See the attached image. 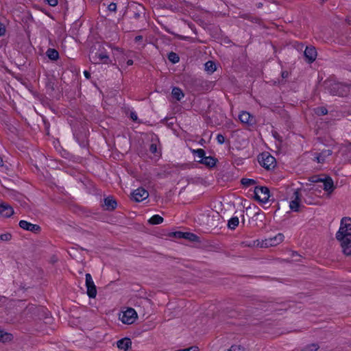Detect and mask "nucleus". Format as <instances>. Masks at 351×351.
I'll list each match as a JSON object with an SVG mask.
<instances>
[{
    "instance_id": "ddd939ff",
    "label": "nucleus",
    "mask_w": 351,
    "mask_h": 351,
    "mask_svg": "<svg viewBox=\"0 0 351 351\" xmlns=\"http://www.w3.org/2000/svg\"><path fill=\"white\" fill-rule=\"evenodd\" d=\"M101 206L105 210L113 211L117 206V202L113 196L109 195L104 199Z\"/></svg>"
},
{
    "instance_id": "9b49d317",
    "label": "nucleus",
    "mask_w": 351,
    "mask_h": 351,
    "mask_svg": "<svg viewBox=\"0 0 351 351\" xmlns=\"http://www.w3.org/2000/svg\"><path fill=\"white\" fill-rule=\"evenodd\" d=\"M132 199L136 202H140L147 199L149 196V193L143 187H139L137 189L133 191L131 193Z\"/></svg>"
},
{
    "instance_id": "4c0bfd02",
    "label": "nucleus",
    "mask_w": 351,
    "mask_h": 351,
    "mask_svg": "<svg viewBox=\"0 0 351 351\" xmlns=\"http://www.w3.org/2000/svg\"><path fill=\"white\" fill-rule=\"evenodd\" d=\"M149 152L152 154H156L157 152V145L155 143H152L149 146Z\"/></svg>"
},
{
    "instance_id": "6ab92c4d",
    "label": "nucleus",
    "mask_w": 351,
    "mask_h": 351,
    "mask_svg": "<svg viewBox=\"0 0 351 351\" xmlns=\"http://www.w3.org/2000/svg\"><path fill=\"white\" fill-rule=\"evenodd\" d=\"M117 347L123 350H128L132 346V341L130 339L125 337L117 341Z\"/></svg>"
},
{
    "instance_id": "a18cd8bd",
    "label": "nucleus",
    "mask_w": 351,
    "mask_h": 351,
    "mask_svg": "<svg viewBox=\"0 0 351 351\" xmlns=\"http://www.w3.org/2000/svg\"><path fill=\"white\" fill-rule=\"evenodd\" d=\"M130 118L133 120V121H136L137 119H138V117H137V114H136V112H132L130 113Z\"/></svg>"
},
{
    "instance_id": "f257e3e1",
    "label": "nucleus",
    "mask_w": 351,
    "mask_h": 351,
    "mask_svg": "<svg viewBox=\"0 0 351 351\" xmlns=\"http://www.w3.org/2000/svg\"><path fill=\"white\" fill-rule=\"evenodd\" d=\"M336 239L340 242L343 253L346 256L351 255V219L343 217L336 234Z\"/></svg>"
},
{
    "instance_id": "49530a36",
    "label": "nucleus",
    "mask_w": 351,
    "mask_h": 351,
    "mask_svg": "<svg viewBox=\"0 0 351 351\" xmlns=\"http://www.w3.org/2000/svg\"><path fill=\"white\" fill-rule=\"evenodd\" d=\"M185 350L186 351H198V348L196 346H192Z\"/></svg>"
},
{
    "instance_id": "aec40b11",
    "label": "nucleus",
    "mask_w": 351,
    "mask_h": 351,
    "mask_svg": "<svg viewBox=\"0 0 351 351\" xmlns=\"http://www.w3.org/2000/svg\"><path fill=\"white\" fill-rule=\"evenodd\" d=\"M322 182H323L324 189L330 193L332 191H333L335 186L333 180L331 178L328 177L324 179H322Z\"/></svg>"
},
{
    "instance_id": "3c124183",
    "label": "nucleus",
    "mask_w": 351,
    "mask_h": 351,
    "mask_svg": "<svg viewBox=\"0 0 351 351\" xmlns=\"http://www.w3.org/2000/svg\"><path fill=\"white\" fill-rule=\"evenodd\" d=\"M127 64H128V66L132 65V64H133V60H128L127 61Z\"/></svg>"
},
{
    "instance_id": "423d86ee",
    "label": "nucleus",
    "mask_w": 351,
    "mask_h": 351,
    "mask_svg": "<svg viewBox=\"0 0 351 351\" xmlns=\"http://www.w3.org/2000/svg\"><path fill=\"white\" fill-rule=\"evenodd\" d=\"M254 198L256 200L266 203L269 199V189L267 186H256L254 189Z\"/></svg>"
},
{
    "instance_id": "dca6fc26",
    "label": "nucleus",
    "mask_w": 351,
    "mask_h": 351,
    "mask_svg": "<svg viewBox=\"0 0 351 351\" xmlns=\"http://www.w3.org/2000/svg\"><path fill=\"white\" fill-rule=\"evenodd\" d=\"M14 214L13 208L7 203L0 204V215L5 217H10Z\"/></svg>"
},
{
    "instance_id": "37998d69",
    "label": "nucleus",
    "mask_w": 351,
    "mask_h": 351,
    "mask_svg": "<svg viewBox=\"0 0 351 351\" xmlns=\"http://www.w3.org/2000/svg\"><path fill=\"white\" fill-rule=\"evenodd\" d=\"M33 308H34V309H36V310H37V311H43V312H45V310H46L45 308H43V307H42V306H40V307H36V306H32L29 308V309H30V310H32V309H33Z\"/></svg>"
},
{
    "instance_id": "2f4dec72",
    "label": "nucleus",
    "mask_w": 351,
    "mask_h": 351,
    "mask_svg": "<svg viewBox=\"0 0 351 351\" xmlns=\"http://www.w3.org/2000/svg\"><path fill=\"white\" fill-rule=\"evenodd\" d=\"M319 348L317 344L312 343L307 345L304 348H303L300 351H317Z\"/></svg>"
},
{
    "instance_id": "7c9ffc66",
    "label": "nucleus",
    "mask_w": 351,
    "mask_h": 351,
    "mask_svg": "<svg viewBox=\"0 0 351 351\" xmlns=\"http://www.w3.org/2000/svg\"><path fill=\"white\" fill-rule=\"evenodd\" d=\"M191 152L193 155L197 156L200 160L206 155V152L203 149H192Z\"/></svg>"
},
{
    "instance_id": "6e6552de",
    "label": "nucleus",
    "mask_w": 351,
    "mask_h": 351,
    "mask_svg": "<svg viewBox=\"0 0 351 351\" xmlns=\"http://www.w3.org/2000/svg\"><path fill=\"white\" fill-rule=\"evenodd\" d=\"M86 287L87 295L90 298H95L97 295V288L90 274H86Z\"/></svg>"
},
{
    "instance_id": "864d4df0",
    "label": "nucleus",
    "mask_w": 351,
    "mask_h": 351,
    "mask_svg": "<svg viewBox=\"0 0 351 351\" xmlns=\"http://www.w3.org/2000/svg\"><path fill=\"white\" fill-rule=\"evenodd\" d=\"M138 7H139L140 8H141L142 10H143V8L141 5H138Z\"/></svg>"
},
{
    "instance_id": "f704fd0d",
    "label": "nucleus",
    "mask_w": 351,
    "mask_h": 351,
    "mask_svg": "<svg viewBox=\"0 0 351 351\" xmlns=\"http://www.w3.org/2000/svg\"><path fill=\"white\" fill-rule=\"evenodd\" d=\"M185 232L176 231L172 233L173 236L177 239H184Z\"/></svg>"
},
{
    "instance_id": "b1692460",
    "label": "nucleus",
    "mask_w": 351,
    "mask_h": 351,
    "mask_svg": "<svg viewBox=\"0 0 351 351\" xmlns=\"http://www.w3.org/2000/svg\"><path fill=\"white\" fill-rule=\"evenodd\" d=\"M239 223V219L237 217H232L228 221V227L230 230H234Z\"/></svg>"
},
{
    "instance_id": "bb28decb",
    "label": "nucleus",
    "mask_w": 351,
    "mask_h": 351,
    "mask_svg": "<svg viewBox=\"0 0 351 351\" xmlns=\"http://www.w3.org/2000/svg\"><path fill=\"white\" fill-rule=\"evenodd\" d=\"M184 234V239L186 240L193 242L199 241V237L192 232H185Z\"/></svg>"
},
{
    "instance_id": "09e8293b",
    "label": "nucleus",
    "mask_w": 351,
    "mask_h": 351,
    "mask_svg": "<svg viewBox=\"0 0 351 351\" xmlns=\"http://www.w3.org/2000/svg\"><path fill=\"white\" fill-rule=\"evenodd\" d=\"M47 88L51 89V91L54 90L53 84V83H49L47 84Z\"/></svg>"
},
{
    "instance_id": "1a4fd4ad",
    "label": "nucleus",
    "mask_w": 351,
    "mask_h": 351,
    "mask_svg": "<svg viewBox=\"0 0 351 351\" xmlns=\"http://www.w3.org/2000/svg\"><path fill=\"white\" fill-rule=\"evenodd\" d=\"M284 237H285L282 233H278L273 237H269L263 240L261 247H267L269 246H276L283 241Z\"/></svg>"
},
{
    "instance_id": "cd10ccee",
    "label": "nucleus",
    "mask_w": 351,
    "mask_h": 351,
    "mask_svg": "<svg viewBox=\"0 0 351 351\" xmlns=\"http://www.w3.org/2000/svg\"><path fill=\"white\" fill-rule=\"evenodd\" d=\"M314 112L317 116H322L328 114V110L324 106H319L315 108H314Z\"/></svg>"
},
{
    "instance_id": "c9c22d12",
    "label": "nucleus",
    "mask_w": 351,
    "mask_h": 351,
    "mask_svg": "<svg viewBox=\"0 0 351 351\" xmlns=\"http://www.w3.org/2000/svg\"><path fill=\"white\" fill-rule=\"evenodd\" d=\"M217 141L219 144L221 145L225 142V137L221 134H218Z\"/></svg>"
},
{
    "instance_id": "a878e982",
    "label": "nucleus",
    "mask_w": 351,
    "mask_h": 351,
    "mask_svg": "<svg viewBox=\"0 0 351 351\" xmlns=\"http://www.w3.org/2000/svg\"><path fill=\"white\" fill-rule=\"evenodd\" d=\"M205 70L210 73H213L216 70V65L213 61H208L205 63Z\"/></svg>"
},
{
    "instance_id": "5fc2aeb1",
    "label": "nucleus",
    "mask_w": 351,
    "mask_h": 351,
    "mask_svg": "<svg viewBox=\"0 0 351 351\" xmlns=\"http://www.w3.org/2000/svg\"><path fill=\"white\" fill-rule=\"evenodd\" d=\"M116 49L119 51V50H121V48L117 47V48H116Z\"/></svg>"
},
{
    "instance_id": "f8f14e48",
    "label": "nucleus",
    "mask_w": 351,
    "mask_h": 351,
    "mask_svg": "<svg viewBox=\"0 0 351 351\" xmlns=\"http://www.w3.org/2000/svg\"><path fill=\"white\" fill-rule=\"evenodd\" d=\"M19 225L22 229L30 231L34 233H39L41 230L40 226L31 223L25 220H21Z\"/></svg>"
},
{
    "instance_id": "2eb2a0df",
    "label": "nucleus",
    "mask_w": 351,
    "mask_h": 351,
    "mask_svg": "<svg viewBox=\"0 0 351 351\" xmlns=\"http://www.w3.org/2000/svg\"><path fill=\"white\" fill-rule=\"evenodd\" d=\"M293 197L294 199L290 202L289 207L293 211L298 212L299 211L300 202V193L298 190L294 191Z\"/></svg>"
},
{
    "instance_id": "c85d7f7f",
    "label": "nucleus",
    "mask_w": 351,
    "mask_h": 351,
    "mask_svg": "<svg viewBox=\"0 0 351 351\" xmlns=\"http://www.w3.org/2000/svg\"><path fill=\"white\" fill-rule=\"evenodd\" d=\"M241 184H243L245 187H248L252 185H254L256 183V181L250 178H242L241 180Z\"/></svg>"
},
{
    "instance_id": "f03ea898",
    "label": "nucleus",
    "mask_w": 351,
    "mask_h": 351,
    "mask_svg": "<svg viewBox=\"0 0 351 351\" xmlns=\"http://www.w3.org/2000/svg\"><path fill=\"white\" fill-rule=\"evenodd\" d=\"M104 49H99L96 51L95 47H92L90 49L89 59L93 64H109L111 62L109 56Z\"/></svg>"
},
{
    "instance_id": "393cba45",
    "label": "nucleus",
    "mask_w": 351,
    "mask_h": 351,
    "mask_svg": "<svg viewBox=\"0 0 351 351\" xmlns=\"http://www.w3.org/2000/svg\"><path fill=\"white\" fill-rule=\"evenodd\" d=\"M163 218L159 215H153L148 221L150 224L158 225L163 222Z\"/></svg>"
},
{
    "instance_id": "79ce46f5",
    "label": "nucleus",
    "mask_w": 351,
    "mask_h": 351,
    "mask_svg": "<svg viewBox=\"0 0 351 351\" xmlns=\"http://www.w3.org/2000/svg\"><path fill=\"white\" fill-rule=\"evenodd\" d=\"M289 73L287 71H283L281 72V76L283 79H286L289 77Z\"/></svg>"
},
{
    "instance_id": "5701e85b",
    "label": "nucleus",
    "mask_w": 351,
    "mask_h": 351,
    "mask_svg": "<svg viewBox=\"0 0 351 351\" xmlns=\"http://www.w3.org/2000/svg\"><path fill=\"white\" fill-rule=\"evenodd\" d=\"M12 339V335L0 330V341L3 343L10 341Z\"/></svg>"
},
{
    "instance_id": "e433bc0d",
    "label": "nucleus",
    "mask_w": 351,
    "mask_h": 351,
    "mask_svg": "<svg viewBox=\"0 0 351 351\" xmlns=\"http://www.w3.org/2000/svg\"><path fill=\"white\" fill-rule=\"evenodd\" d=\"M108 10L110 12H116L117 10V4L115 3H110L108 5Z\"/></svg>"
},
{
    "instance_id": "f3484780",
    "label": "nucleus",
    "mask_w": 351,
    "mask_h": 351,
    "mask_svg": "<svg viewBox=\"0 0 351 351\" xmlns=\"http://www.w3.org/2000/svg\"><path fill=\"white\" fill-rule=\"evenodd\" d=\"M332 154V151L331 149H324L319 153H316L315 158L317 162L324 163L326 158L330 156Z\"/></svg>"
},
{
    "instance_id": "a19ab883",
    "label": "nucleus",
    "mask_w": 351,
    "mask_h": 351,
    "mask_svg": "<svg viewBox=\"0 0 351 351\" xmlns=\"http://www.w3.org/2000/svg\"><path fill=\"white\" fill-rule=\"evenodd\" d=\"M5 32V26L0 23V36L4 35Z\"/></svg>"
},
{
    "instance_id": "de8ad7c7",
    "label": "nucleus",
    "mask_w": 351,
    "mask_h": 351,
    "mask_svg": "<svg viewBox=\"0 0 351 351\" xmlns=\"http://www.w3.org/2000/svg\"><path fill=\"white\" fill-rule=\"evenodd\" d=\"M84 76H85V77L86 79H90V73L88 71H84Z\"/></svg>"
},
{
    "instance_id": "39448f33",
    "label": "nucleus",
    "mask_w": 351,
    "mask_h": 351,
    "mask_svg": "<svg viewBox=\"0 0 351 351\" xmlns=\"http://www.w3.org/2000/svg\"><path fill=\"white\" fill-rule=\"evenodd\" d=\"M259 164L267 170L275 168L276 165V158L269 152H263L258 156Z\"/></svg>"
},
{
    "instance_id": "ea45409f",
    "label": "nucleus",
    "mask_w": 351,
    "mask_h": 351,
    "mask_svg": "<svg viewBox=\"0 0 351 351\" xmlns=\"http://www.w3.org/2000/svg\"><path fill=\"white\" fill-rule=\"evenodd\" d=\"M50 6H56L58 3V0H45Z\"/></svg>"
},
{
    "instance_id": "58836bf2",
    "label": "nucleus",
    "mask_w": 351,
    "mask_h": 351,
    "mask_svg": "<svg viewBox=\"0 0 351 351\" xmlns=\"http://www.w3.org/2000/svg\"><path fill=\"white\" fill-rule=\"evenodd\" d=\"M309 180L312 182H318L322 181V178H319L317 176H314L310 178Z\"/></svg>"
},
{
    "instance_id": "4468645a",
    "label": "nucleus",
    "mask_w": 351,
    "mask_h": 351,
    "mask_svg": "<svg viewBox=\"0 0 351 351\" xmlns=\"http://www.w3.org/2000/svg\"><path fill=\"white\" fill-rule=\"evenodd\" d=\"M239 119L241 123H245L249 126H252L256 123L254 117L246 111H243L239 114Z\"/></svg>"
},
{
    "instance_id": "20e7f679",
    "label": "nucleus",
    "mask_w": 351,
    "mask_h": 351,
    "mask_svg": "<svg viewBox=\"0 0 351 351\" xmlns=\"http://www.w3.org/2000/svg\"><path fill=\"white\" fill-rule=\"evenodd\" d=\"M350 86L341 82H330L327 84L326 88L332 95L344 97L349 93Z\"/></svg>"
},
{
    "instance_id": "7ed1b4c3",
    "label": "nucleus",
    "mask_w": 351,
    "mask_h": 351,
    "mask_svg": "<svg viewBox=\"0 0 351 351\" xmlns=\"http://www.w3.org/2000/svg\"><path fill=\"white\" fill-rule=\"evenodd\" d=\"M73 136L80 146L82 148H86L88 145V130L81 124L80 125H75L73 128Z\"/></svg>"
},
{
    "instance_id": "a211bd4d",
    "label": "nucleus",
    "mask_w": 351,
    "mask_h": 351,
    "mask_svg": "<svg viewBox=\"0 0 351 351\" xmlns=\"http://www.w3.org/2000/svg\"><path fill=\"white\" fill-rule=\"evenodd\" d=\"M197 162L200 164L204 165L205 166H206L208 167L211 168V167H214L216 165L217 159L215 157L206 156V155H205L204 157L203 158H202V160H199Z\"/></svg>"
},
{
    "instance_id": "72a5a7b5",
    "label": "nucleus",
    "mask_w": 351,
    "mask_h": 351,
    "mask_svg": "<svg viewBox=\"0 0 351 351\" xmlns=\"http://www.w3.org/2000/svg\"><path fill=\"white\" fill-rule=\"evenodd\" d=\"M12 238V235L10 233H5L0 235V240L8 241Z\"/></svg>"
},
{
    "instance_id": "4be33fe9",
    "label": "nucleus",
    "mask_w": 351,
    "mask_h": 351,
    "mask_svg": "<svg viewBox=\"0 0 351 351\" xmlns=\"http://www.w3.org/2000/svg\"><path fill=\"white\" fill-rule=\"evenodd\" d=\"M171 95L177 101H180L184 97L182 90L179 87H173Z\"/></svg>"
},
{
    "instance_id": "603ef678",
    "label": "nucleus",
    "mask_w": 351,
    "mask_h": 351,
    "mask_svg": "<svg viewBox=\"0 0 351 351\" xmlns=\"http://www.w3.org/2000/svg\"><path fill=\"white\" fill-rule=\"evenodd\" d=\"M3 165V162L1 156H0V167Z\"/></svg>"
},
{
    "instance_id": "c03bdc74",
    "label": "nucleus",
    "mask_w": 351,
    "mask_h": 351,
    "mask_svg": "<svg viewBox=\"0 0 351 351\" xmlns=\"http://www.w3.org/2000/svg\"><path fill=\"white\" fill-rule=\"evenodd\" d=\"M142 40H143V36L141 35L136 36L134 39V41L136 43L141 42Z\"/></svg>"
},
{
    "instance_id": "8fccbe9b",
    "label": "nucleus",
    "mask_w": 351,
    "mask_h": 351,
    "mask_svg": "<svg viewBox=\"0 0 351 351\" xmlns=\"http://www.w3.org/2000/svg\"><path fill=\"white\" fill-rule=\"evenodd\" d=\"M141 14V11H140V10H138V12L134 13V16L136 19H138V18H139V17H140Z\"/></svg>"
},
{
    "instance_id": "9d476101",
    "label": "nucleus",
    "mask_w": 351,
    "mask_h": 351,
    "mask_svg": "<svg viewBox=\"0 0 351 351\" xmlns=\"http://www.w3.org/2000/svg\"><path fill=\"white\" fill-rule=\"evenodd\" d=\"M304 56L305 61L307 63H313L317 56V51L314 45H306L304 51Z\"/></svg>"
},
{
    "instance_id": "473e14b6",
    "label": "nucleus",
    "mask_w": 351,
    "mask_h": 351,
    "mask_svg": "<svg viewBox=\"0 0 351 351\" xmlns=\"http://www.w3.org/2000/svg\"><path fill=\"white\" fill-rule=\"evenodd\" d=\"M228 351H244V348L240 345H232Z\"/></svg>"
},
{
    "instance_id": "412c9836",
    "label": "nucleus",
    "mask_w": 351,
    "mask_h": 351,
    "mask_svg": "<svg viewBox=\"0 0 351 351\" xmlns=\"http://www.w3.org/2000/svg\"><path fill=\"white\" fill-rule=\"evenodd\" d=\"M46 56L51 61H56L60 58L59 52L56 49L52 48H49L47 50Z\"/></svg>"
},
{
    "instance_id": "6e6d98bb",
    "label": "nucleus",
    "mask_w": 351,
    "mask_h": 351,
    "mask_svg": "<svg viewBox=\"0 0 351 351\" xmlns=\"http://www.w3.org/2000/svg\"><path fill=\"white\" fill-rule=\"evenodd\" d=\"M243 219L242 223H244L245 221H244V216L243 215Z\"/></svg>"
},
{
    "instance_id": "c756f323",
    "label": "nucleus",
    "mask_w": 351,
    "mask_h": 351,
    "mask_svg": "<svg viewBox=\"0 0 351 351\" xmlns=\"http://www.w3.org/2000/svg\"><path fill=\"white\" fill-rule=\"evenodd\" d=\"M168 59L170 62H171L173 64L178 62L180 60L178 55L172 51L169 53Z\"/></svg>"
},
{
    "instance_id": "0eeeda50",
    "label": "nucleus",
    "mask_w": 351,
    "mask_h": 351,
    "mask_svg": "<svg viewBox=\"0 0 351 351\" xmlns=\"http://www.w3.org/2000/svg\"><path fill=\"white\" fill-rule=\"evenodd\" d=\"M137 318V313L134 308H128L123 313L121 320L123 324H132Z\"/></svg>"
}]
</instances>
